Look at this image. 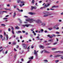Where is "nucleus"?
I'll return each mask as SVG.
<instances>
[{"mask_svg": "<svg viewBox=\"0 0 63 63\" xmlns=\"http://www.w3.org/2000/svg\"><path fill=\"white\" fill-rule=\"evenodd\" d=\"M26 21H30V23H33L34 21H35V22L38 23V24H40L41 23V25L43 26H45L46 25L45 23H44L40 19H38L37 20L29 18L28 19L26 20Z\"/></svg>", "mask_w": 63, "mask_h": 63, "instance_id": "obj_1", "label": "nucleus"}, {"mask_svg": "<svg viewBox=\"0 0 63 63\" xmlns=\"http://www.w3.org/2000/svg\"><path fill=\"white\" fill-rule=\"evenodd\" d=\"M22 46L24 49H26L27 48V45L24 44H22Z\"/></svg>", "mask_w": 63, "mask_h": 63, "instance_id": "obj_2", "label": "nucleus"}, {"mask_svg": "<svg viewBox=\"0 0 63 63\" xmlns=\"http://www.w3.org/2000/svg\"><path fill=\"white\" fill-rule=\"evenodd\" d=\"M37 7L36 6L33 7V6H31V10H32L33 9H36Z\"/></svg>", "mask_w": 63, "mask_h": 63, "instance_id": "obj_3", "label": "nucleus"}, {"mask_svg": "<svg viewBox=\"0 0 63 63\" xmlns=\"http://www.w3.org/2000/svg\"><path fill=\"white\" fill-rule=\"evenodd\" d=\"M51 14H45L44 15H43V17H47V16H49L50 15H51Z\"/></svg>", "mask_w": 63, "mask_h": 63, "instance_id": "obj_4", "label": "nucleus"}, {"mask_svg": "<svg viewBox=\"0 0 63 63\" xmlns=\"http://www.w3.org/2000/svg\"><path fill=\"white\" fill-rule=\"evenodd\" d=\"M34 54L36 56H37L38 55V53H37V52L35 50H34Z\"/></svg>", "mask_w": 63, "mask_h": 63, "instance_id": "obj_5", "label": "nucleus"}, {"mask_svg": "<svg viewBox=\"0 0 63 63\" xmlns=\"http://www.w3.org/2000/svg\"><path fill=\"white\" fill-rule=\"evenodd\" d=\"M61 56V55H56L55 56H54V57L55 58H56L57 57H60V56Z\"/></svg>", "mask_w": 63, "mask_h": 63, "instance_id": "obj_6", "label": "nucleus"}, {"mask_svg": "<svg viewBox=\"0 0 63 63\" xmlns=\"http://www.w3.org/2000/svg\"><path fill=\"white\" fill-rule=\"evenodd\" d=\"M43 13L44 15H48V14H50L48 12H47V11L44 12Z\"/></svg>", "mask_w": 63, "mask_h": 63, "instance_id": "obj_7", "label": "nucleus"}, {"mask_svg": "<svg viewBox=\"0 0 63 63\" xmlns=\"http://www.w3.org/2000/svg\"><path fill=\"white\" fill-rule=\"evenodd\" d=\"M39 47H40V48H42V49H43L44 48V47L43 46H42L41 45H40L39 46Z\"/></svg>", "mask_w": 63, "mask_h": 63, "instance_id": "obj_8", "label": "nucleus"}, {"mask_svg": "<svg viewBox=\"0 0 63 63\" xmlns=\"http://www.w3.org/2000/svg\"><path fill=\"white\" fill-rule=\"evenodd\" d=\"M29 14H30V15H35V13H33L32 12H29Z\"/></svg>", "mask_w": 63, "mask_h": 63, "instance_id": "obj_9", "label": "nucleus"}, {"mask_svg": "<svg viewBox=\"0 0 63 63\" xmlns=\"http://www.w3.org/2000/svg\"><path fill=\"white\" fill-rule=\"evenodd\" d=\"M16 12L14 13L13 15V18H14V17H15V16H16Z\"/></svg>", "mask_w": 63, "mask_h": 63, "instance_id": "obj_10", "label": "nucleus"}, {"mask_svg": "<svg viewBox=\"0 0 63 63\" xmlns=\"http://www.w3.org/2000/svg\"><path fill=\"white\" fill-rule=\"evenodd\" d=\"M18 20H19V22H20V23H22V21H21V19H20L19 18H18Z\"/></svg>", "mask_w": 63, "mask_h": 63, "instance_id": "obj_11", "label": "nucleus"}, {"mask_svg": "<svg viewBox=\"0 0 63 63\" xmlns=\"http://www.w3.org/2000/svg\"><path fill=\"white\" fill-rule=\"evenodd\" d=\"M54 52L56 53V52H61V53H63V51H62V52H61V51H57L56 52Z\"/></svg>", "mask_w": 63, "mask_h": 63, "instance_id": "obj_12", "label": "nucleus"}, {"mask_svg": "<svg viewBox=\"0 0 63 63\" xmlns=\"http://www.w3.org/2000/svg\"><path fill=\"white\" fill-rule=\"evenodd\" d=\"M16 33H17V34H18V33H21V32L20 31H18V32H16Z\"/></svg>", "mask_w": 63, "mask_h": 63, "instance_id": "obj_13", "label": "nucleus"}, {"mask_svg": "<svg viewBox=\"0 0 63 63\" xmlns=\"http://www.w3.org/2000/svg\"><path fill=\"white\" fill-rule=\"evenodd\" d=\"M6 40L7 41L8 39V34H7L6 36Z\"/></svg>", "mask_w": 63, "mask_h": 63, "instance_id": "obj_14", "label": "nucleus"}, {"mask_svg": "<svg viewBox=\"0 0 63 63\" xmlns=\"http://www.w3.org/2000/svg\"><path fill=\"white\" fill-rule=\"evenodd\" d=\"M48 42H53V39H51L48 40Z\"/></svg>", "mask_w": 63, "mask_h": 63, "instance_id": "obj_15", "label": "nucleus"}, {"mask_svg": "<svg viewBox=\"0 0 63 63\" xmlns=\"http://www.w3.org/2000/svg\"><path fill=\"white\" fill-rule=\"evenodd\" d=\"M29 59H33V56L31 57L30 58H29Z\"/></svg>", "mask_w": 63, "mask_h": 63, "instance_id": "obj_16", "label": "nucleus"}, {"mask_svg": "<svg viewBox=\"0 0 63 63\" xmlns=\"http://www.w3.org/2000/svg\"><path fill=\"white\" fill-rule=\"evenodd\" d=\"M26 27H29V24H25Z\"/></svg>", "mask_w": 63, "mask_h": 63, "instance_id": "obj_17", "label": "nucleus"}, {"mask_svg": "<svg viewBox=\"0 0 63 63\" xmlns=\"http://www.w3.org/2000/svg\"><path fill=\"white\" fill-rule=\"evenodd\" d=\"M29 26H31V27H33L34 26L33 25H32L30 24H29Z\"/></svg>", "mask_w": 63, "mask_h": 63, "instance_id": "obj_18", "label": "nucleus"}, {"mask_svg": "<svg viewBox=\"0 0 63 63\" xmlns=\"http://www.w3.org/2000/svg\"><path fill=\"white\" fill-rule=\"evenodd\" d=\"M57 26H58V25H56L54 26L53 27V28H56V27H57Z\"/></svg>", "mask_w": 63, "mask_h": 63, "instance_id": "obj_19", "label": "nucleus"}, {"mask_svg": "<svg viewBox=\"0 0 63 63\" xmlns=\"http://www.w3.org/2000/svg\"><path fill=\"white\" fill-rule=\"evenodd\" d=\"M44 52H45V53H48V52L47 51V50H44Z\"/></svg>", "mask_w": 63, "mask_h": 63, "instance_id": "obj_20", "label": "nucleus"}, {"mask_svg": "<svg viewBox=\"0 0 63 63\" xmlns=\"http://www.w3.org/2000/svg\"><path fill=\"white\" fill-rule=\"evenodd\" d=\"M57 44V42H56L54 43L53 44V45H56V44Z\"/></svg>", "mask_w": 63, "mask_h": 63, "instance_id": "obj_21", "label": "nucleus"}, {"mask_svg": "<svg viewBox=\"0 0 63 63\" xmlns=\"http://www.w3.org/2000/svg\"><path fill=\"white\" fill-rule=\"evenodd\" d=\"M0 37L1 39H2V38H3V36L1 34L0 35Z\"/></svg>", "mask_w": 63, "mask_h": 63, "instance_id": "obj_22", "label": "nucleus"}, {"mask_svg": "<svg viewBox=\"0 0 63 63\" xmlns=\"http://www.w3.org/2000/svg\"><path fill=\"white\" fill-rule=\"evenodd\" d=\"M19 27H18V26H17L16 27H15V29H19Z\"/></svg>", "mask_w": 63, "mask_h": 63, "instance_id": "obj_23", "label": "nucleus"}, {"mask_svg": "<svg viewBox=\"0 0 63 63\" xmlns=\"http://www.w3.org/2000/svg\"><path fill=\"white\" fill-rule=\"evenodd\" d=\"M47 7V5L46 4L43 7L44 8V9H45V8Z\"/></svg>", "mask_w": 63, "mask_h": 63, "instance_id": "obj_24", "label": "nucleus"}, {"mask_svg": "<svg viewBox=\"0 0 63 63\" xmlns=\"http://www.w3.org/2000/svg\"><path fill=\"white\" fill-rule=\"evenodd\" d=\"M1 26H5L6 25H5V24H1Z\"/></svg>", "mask_w": 63, "mask_h": 63, "instance_id": "obj_25", "label": "nucleus"}, {"mask_svg": "<svg viewBox=\"0 0 63 63\" xmlns=\"http://www.w3.org/2000/svg\"><path fill=\"white\" fill-rule=\"evenodd\" d=\"M34 2L35 1H34V0H33L32 1V4H34Z\"/></svg>", "mask_w": 63, "mask_h": 63, "instance_id": "obj_26", "label": "nucleus"}, {"mask_svg": "<svg viewBox=\"0 0 63 63\" xmlns=\"http://www.w3.org/2000/svg\"><path fill=\"white\" fill-rule=\"evenodd\" d=\"M55 49H56V48H52V50H55Z\"/></svg>", "mask_w": 63, "mask_h": 63, "instance_id": "obj_27", "label": "nucleus"}, {"mask_svg": "<svg viewBox=\"0 0 63 63\" xmlns=\"http://www.w3.org/2000/svg\"><path fill=\"white\" fill-rule=\"evenodd\" d=\"M59 61V60H56L55 61V63H57V62H58Z\"/></svg>", "mask_w": 63, "mask_h": 63, "instance_id": "obj_28", "label": "nucleus"}, {"mask_svg": "<svg viewBox=\"0 0 63 63\" xmlns=\"http://www.w3.org/2000/svg\"><path fill=\"white\" fill-rule=\"evenodd\" d=\"M49 30H52V28H48Z\"/></svg>", "mask_w": 63, "mask_h": 63, "instance_id": "obj_29", "label": "nucleus"}, {"mask_svg": "<svg viewBox=\"0 0 63 63\" xmlns=\"http://www.w3.org/2000/svg\"><path fill=\"white\" fill-rule=\"evenodd\" d=\"M8 31L9 32L11 31V29L10 28H8Z\"/></svg>", "mask_w": 63, "mask_h": 63, "instance_id": "obj_30", "label": "nucleus"}, {"mask_svg": "<svg viewBox=\"0 0 63 63\" xmlns=\"http://www.w3.org/2000/svg\"><path fill=\"white\" fill-rule=\"evenodd\" d=\"M20 3L21 4H23V3H24V2L22 1L20 2Z\"/></svg>", "mask_w": 63, "mask_h": 63, "instance_id": "obj_31", "label": "nucleus"}, {"mask_svg": "<svg viewBox=\"0 0 63 63\" xmlns=\"http://www.w3.org/2000/svg\"><path fill=\"white\" fill-rule=\"evenodd\" d=\"M20 2V0H18L17 2L18 3H19Z\"/></svg>", "mask_w": 63, "mask_h": 63, "instance_id": "obj_32", "label": "nucleus"}, {"mask_svg": "<svg viewBox=\"0 0 63 63\" xmlns=\"http://www.w3.org/2000/svg\"><path fill=\"white\" fill-rule=\"evenodd\" d=\"M22 26H23V27H25V25H22Z\"/></svg>", "mask_w": 63, "mask_h": 63, "instance_id": "obj_33", "label": "nucleus"}, {"mask_svg": "<svg viewBox=\"0 0 63 63\" xmlns=\"http://www.w3.org/2000/svg\"><path fill=\"white\" fill-rule=\"evenodd\" d=\"M33 35H32V34H31L30 35V36L31 37V38H33Z\"/></svg>", "mask_w": 63, "mask_h": 63, "instance_id": "obj_34", "label": "nucleus"}, {"mask_svg": "<svg viewBox=\"0 0 63 63\" xmlns=\"http://www.w3.org/2000/svg\"><path fill=\"white\" fill-rule=\"evenodd\" d=\"M53 37V36H50L49 37V38H52Z\"/></svg>", "mask_w": 63, "mask_h": 63, "instance_id": "obj_35", "label": "nucleus"}, {"mask_svg": "<svg viewBox=\"0 0 63 63\" xmlns=\"http://www.w3.org/2000/svg\"><path fill=\"white\" fill-rule=\"evenodd\" d=\"M14 50L15 51H17V50L15 48H14Z\"/></svg>", "mask_w": 63, "mask_h": 63, "instance_id": "obj_36", "label": "nucleus"}, {"mask_svg": "<svg viewBox=\"0 0 63 63\" xmlns=\"http://www.w3.org/2000/svg\"><path fill=\"white\" fill-rule=\"evenodd\" d=\"M12 33L13 34H14L15 33H14V31H12Z\"/></svg>", "mask_w": 63, "mask_h": 63, "instance_id": "obj_37", "label": "nucleus"}, {"mask_svg": "<svg viewBox=\"0 0 63 63\" xmlns=\"http://www.w3.org/2000/svg\"><path fill=\"white\" fill-rule=\"evenodd\" d=\"M43 9H44V7H41L40 8V9H41V10H43Z\"/></svg>", "mask_w": 63, "mask_h": 63, "instance_id": "obj_38", "label": "nucleus"}, {"mask_svg": "<svg viewBox=\"0 0 63 63\" xmlns=\"http://www.w3.org/2000/svg\"><path fill=\"white\" fill-rule=\"evenodd\" d=\"M16 42H14L13 43V45H16Z\"/></svg>", "mask_w": 63, "mask_h": 63, "instance_id": "obj_39", "label": "nucleus"}, {"mask_svg": "<svg viewBox=\"0 0 63 63\" xmlns=\"http://www.w3.org/2000/svg\"><path fill=\"white\" fill-rule=\"evenodd\" d=\"M19 11L21 12H23V10L21 9L20 10H19Z\"/></svg>", "mask_w": 63, "mask_h": 63, "instance_id": "obj_40", "label": "nucleus"}, {"mask_svg": "<svg viewBox=\"0 0 63 63\" xmlns=\"http://www.w3.org/2000/svg\"><path fill=\"white\" fill-rule=\"evenodd\" d=\"M56 34H59V32H56Z\"/></svg>", "mask_w": 63, "mask_h": 63, "instance_id": "obj_41", "label": "nucleus"}, {"mask_svg": "<svg viewBox=\"0 0 63 63\" xmlns=\"http://www.w3.org/2000/svg\"><path fill=\"white\" fill-rule=\"evenodd\" d=\"M2 12L5 13H7V11H3Z\"/></svg>", "mask_w": 63, "mask_h": 63, "instance_id": "obj_42", "label": "nucleus"}, {"mask_svg": "<svg viewBox=\"0 0 63 63\" xmlns=\"http://www.w3.org/2000/svg\"><path fill=\"white\" fill-rule=\"evenodd\" d=\"M3 50V49H2L1 50H0V52H1V51H3V52H4V51Z\"/></svg>", "mask_w": 63, "mask_h": 63, "instance_id": "obj_43", "label": "nucleus"}, {"mask_svg": "<svg viewBox=\"0 0 63 63\" xmlns=\"http://www.w3.org/2000/svg\"><path fill=\"white\" fill-rule=\"evenodd\" d=\"M8 11H12V9H8Z\"/></svg>", "mask_w": 63, "mask_h": 63, "instance_id": "obj_44", "label": "nucleus"}, {"mask_svg": "<svg viewBox=\"0 0 63 63\" xmlns=\"http://www.w3.org/2000/svg\"><path fill=\"white\" fill-rule=\"evenodd\" d=\"M23 52V51H22V52H19V54H22V53Z\"/></svg>", "mask_w": 63, "mask_h": 63, "instance_id": "obj_45", "label": "nucleus"}, {"mask_svg": "<svg viewBox=\"0 0 63 63\" xmlns=\"http://www.w3.org/2000/svg\"><path fill=\"white\" fill-rule=\"evenodd\" d=\"M18 37H16V40H18Z\"/></svg>", "mask_w": 63, "mask_h": 63, "instance_id": "obj_46", "label": "nucleus"}, {"mask_svg": "<svg viewBox=\"0 0 63 63\" xmlns=\"http://www.w3.org/2000/svg\"><path fill=\"white\" fill-rule=\"evenodd\" d=\"M22 32H23V33H24L25 32V31H22Z\"/></svg>", "mask_w": 63, "mask_h": 63, "instance_id": "obj_47", "label": "nucleus"}, {"mask_svg": "<svg viewBox=\"0 0 63 63\" xmlns=\"http://www.w3.org/2000/svg\"><path fill=\"white\" fill-rule=\"evenodd\" d=\"M30 47V46H29V47H27V49H29Z\"/></svg>", "mask_w": 63, "mask_h": 63, "instance_id": "obj_48", "label": "nucleus"}, {"mask_svg": "<svg viewBox=\"0 0 63 63\" xmlns=\"http://www.w3.org/2000/svg\"><path fill=\"white\" fill-rule=\"evenodd\" d=\"M12 37L13 38L14 37V38H15L16 37V36L15 35H14L12 36Z\"/></svg>", "mask_w": 63, "mask_h": 63, "instance_id": "obj_49", "label": "nucleus"}, {"mask_svg": "<svg viewBox=\"0 0 63 63\" xmlns=\"http://www.w3.org/2000/svg\"><path fill=\"white\" fill-rule=\"evenodd\" d=\"M14 9H15V8H16V6H14Z\"/></svg>", "mask_w": 63, "mask_h": 63, "instance_id": "obj_50", "label": "nucleus"}, {"mask_svg": "<svg viewBox=\"0 0 63 63\" xmlns=\"http://www.w3.org/2000/svg\"><path fill=\"white\" fill-rule=\"evenodd\" d=\"M56 7H55V6H53L52 7V8H55Z\"/></svg>", "mask_w": 63, "mask_h": 63, "instance_id": "obj_51", "label": "nucleus"}, {"mask_svg": "<svg viewBox=\"0 0 63 63\" xmlns=\"http://www.w3.org/2000/svg\"><path fill=\"white\" fill-rule=\"evenodd\" d=\"M20 7H22V5L20 4Z\"/></svg>", "mask_w": 63, "mask_h": 63, "instance_id": "obj_52", "label": "nucleus"}, {"mask_svg": "<svg viewBox=\"0 0 63 63\" xmlns=\"http://www.w3.org/2000/svg\"><path fill=\"white\" fill-rule=\"evenodd\" d=\"M11 29H12V31H13L14 30V28H13V27H12Z\"/></svg>", "mask_w": 63, "mask_h": 63, "instance_id": "obj_53", "label": "nucleus"}, {"mask_svg": "<svg viewBox=\"0 0 63 63\" xmlns=\"http://www.w3.org/2000/svg\"><path fill=\"white\" fill-rule=\"evenodd\" d=\"M33 47H33V46H31V48H33Z\"/></svg>", "mask_w": 63, "mask_h": 63, "instance_id": "obj_54", "label": "nucleus"}, {"mask_svg": "<svg viewBox=\"0 0 63 63\" xmlns=\"http://www.w3.org/2000/svg\"><path fill=\"white\" fill-rule=\"evenodd\" d=\"M41 32H43V31H44V30H43V29H41Z\"/></svg>", "mask_w": 63, "mask_h": 63, "instance_id": "obj_55", "label": "nucleus"}, {"mask_svg": "<svg viewBox=\"0 0 63 63\" xmlns=\"http://www.w3.org/2000/svg\"><path fill=\"white\" fill-rule=\"evenodd\" d=\"M5 40V38L4 37V39H2V41H3L4 40Z\"/></svg>", "mask_w": 63, "mask_h": 63, "instance_id": "obj_56", "label": "nucleus"}, {"mask_svg": "<svg viewBox=\"0 0 63 63\" xmlns=\"http://www.w3.org/2000/svg\"><path fill=\"white\" fill-rule=\"evenodd\" d=\"M3 19H8V18H3Z\"/></svg>", "mask_w": 63, "mask_h": 63, "instance_id": "obj_57", "label": "nucleus"}, {"mask_svg": "<svg viewBox=\"0 0 63 63\" xmlns=\"http://www.w3.org/2000/svg\"><path fill=\"white\" fill-rule=\"evenodd\" d=\"M16 55H15L14 57V58H16Z\"/></svg>", "mask_w": 63, "mask_h": 63, "instance_id": "obj_58", "label": "nucleus"}, {"mask_svg": "<svg viewBox=\"0 0 63 63\" xmlns=\"http://www.w3.org/2000/svg\"><path fill=\"white\" fill-rule=\"evenodd\" d=\"M4 35H5V36H6V33L5 32H4Z\"/></svg>", "mask_w": 63, "mask_h": 63, "instance_id": "obj_59", "label": "nucleus"}, {"mask_svg": "<svg viewBox=\"0 0 63 63\" xmlns=\"http://www.w3.org/2000/svg\"><path fill=\"white\" fill-rule=\"evenodd\" d=\"M7 52H8V51H6L5 52V53L6 54H7Z\"/></svg>", "mask_w": 63, "mask_h": 63, "instance_id": "obj_60", "label": "nucleus"}, {"mask_svg": "<svg viewBox=\"0 0 63 63\" xmlns=\"http://www.w3.org/2000/svg\"><path fill=\"white\" fill-rule=\"evenodd\" d=\"M44 32H45V33H47V31L46 30Z\"/></svg>", "mask_w": 63, "mask_h": 63, "instance_id": "obj_61", "label": "nucleus"}, {"mask_svg": "<svg viewBox=\"0 0 63 63\" xmlns=\"http://www.w3.org/2000/svg\"><path fill=\"white\" fill-rule=\"evenodd\" d=\"M56 41L57 42H58V38L56 39Z\"/></svg>", "mask_w": 63, "mask_h": 63, "instance_id": "obj_62", "label": "nucleus"}, {"mask_svg": "<svg viewBox=\"0 0 63 63\" xmlns=\"http://www.w3.org/2000/svg\"><path fill=\"white\" fill-rule=\"evenodd\" d=\"M61 59H63V56H62L61 57Z\"/></svg>", "mask_w": 63, "mask_h": 63, "instance_id": "obj_63", "label": "nucleus"}, {"mask_svg": "<svg viewBox=\"0 0 63 63\" xmlns=\"http://www.w3.org/2000/svg\"><path fill=\"white\" fill-rule=\"evenodd\" d=\"M45 62H47V60H45L44 61Z\"/></svg>", "mask_w": 63, "mask_h": 63, "instance_id": "obj_64", "label": "nucleus"}]
</instances>
